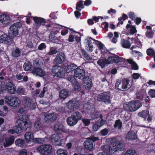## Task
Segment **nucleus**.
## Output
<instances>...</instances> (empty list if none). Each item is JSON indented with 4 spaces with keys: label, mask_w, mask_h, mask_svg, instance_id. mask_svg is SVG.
Wrapping results in <instances>:
<instances>
[{
    "label": "nucleus",
    "mask_w": 155,
    "mask_h": 155,
    "mask_svg": "<svg viewBox=\"0 0 155 155\" xmlns=\"http://www.w3.org/2000/svg\"><path fill=\"white\" fill-rule=\"evenodd\" d=\"M124 155H137V154L135 150H129L125 153Z\"/></svg>",
    "instance_id": "54"
},
{
    "label": "nucleus",
    "mask_w": 155,
    "mask_h": 155,
    "mask_svg": "<svg viewBox=\"0 0 155 155\" xmlns=\"http://www.w3.org/2000/svg\"><path fill=\"white\" fill-rule=\"evenodd\" d=\"M122 87V81H117L115 83V87L116 89L119 91H123V88Z\"/></svg>",
    "instance_id": "38"
},
{
    "label": "nucleus",
    "mask_w": 155,
    "mask_h": 155,
    "mask_svg": "<svg viewBox=\"0 0 155 155\" xmlns=\"http://www.w3.org/2000/svg\"><path fill=\"white\" fill-rule=\"evenodd\" d=\"M120 43L122 46L125 48H128L130 46V42L127 40L122 39Z\"/></svg>",
    "instance_id": "32"
},
{
    "label": "nucleus",
    "mask_w": 155,
    "mask_h": 155,
    "mask_svg": "<svg viewBox=\"0 0 155 155\" xmlns=\"http://www.w3.org/2000/svg\"><path fill=\"white\" fill-rule=\"evenodd\" d=\"M33 18L35 22L37 24L42 25L45 23L44 19L43 18L37 17H33Z\"/></svg>",
    "instance_id": "33"
},
{
    "label": "nucleus",
    "mask_w": 155,
    "mask_h": 155,
    "mask_svg": "<svg viewBox=\"0 0 155 155\" xmlns=\"http://www.w3.org/2000/svg\"><path fill=\"white\" fill-rule=\"evenodd\" d=\"M67 78L68 80L73 84H74L76 82L75 78L73 76L69 75Z\"/></svg>",
    "instance_id": "53"
},
{
    "label": "nucleus",
    "mask_w": 155,
    "mask_h": 155,
    "mask_svg": "<svg viewBox=\"0 0 155 155\" xmlns=\"http://www.w3.org/2000/svg\"><path fill=\"white\" fill-rule=\"evenodd\" d=\"M78 122L71 116L69 117L67 119L68 124L70 126H73L75 125L78 123Z\"/></svg>",
    "instance_id": "25"
},
{
    "label": "nucleus",
    "mask_w": 155,
    "mask_h": 155,
    "mask_svg": "<svg viewBox=\"0 0 155 155\" xmlns=\"http://www.w3.org/2000/svg\"><path fill=\"white\" fill-rule=\"evenodd\" d=\"M85 148L89 151L91 150L93 148V143L90 140H88L85 141L84 143Z\"/></svg>",
    "instance_id": "26"
},
{
    "label": "nucleus",
    "mask_w": 155,
    "mask_h": 155,
    "mask_svg": "<svg viewBox=\"0 0 155 155\" xmlns=\"http://www.w3.org/2000/svg\"><path fill=\"white\" fill-rule=\"evenodd\" d=\"M34 68L32 71V73L35 75L42 77L45 76V72L39 68L40 64L35 61L34 64Z\"/></svg>",
    "instance_id": "12"
},
{
    "label": "nucleus",
    "mask_w": 155,
    "mask_h": 155,
    "mask_svg": "<svg viewBox=\"0 0 155 155\" xmlns=\"http://www.w3.org/2000/svg\"><path fill=\"white\" fill-rule=\"evenodd\" d=\"M17 91L18 94L21 95H25L26 94V91L24 88L21 86L19 87L17 89Z\"/></svg>",
    "instance_id": "48"
},
{
    "label": "nucleus",
    "mask_w": 155,
    "mask_h": 155,
    "mask_svg": "<svg viewBox=\"0 0 155 155\" xmlns=\"http://www.w3.org/2000/svg\"><path fill=\"white\" fill-rule=\"evenodd\" d=\"M51 27L53 28V29L49 35V39L53 42H57L61 38V36L58 35L60 34V30L62 29L63 27L61 25L55 24L52 25Z\"/></svg>",
    "instance_id": "4"
},
{
    "label": "nucleus",
    "mask_w": 155,
    "mask_h": 155,
    "mask_svg": "<svg viewBox=\"0 0 155 155\" xmlns=\"http://www.w3.org/2000/svg\"><path fill=\"white\" fill-rule=\"evenodd\" d=\"M22 103L23 107L18 110V113H22L28 110H34L36 107L37 104L32 98L25 97L22 99Z\"/></svg>",
    "instance_id": "3"
},
{
    "label": "nucleus",
    "mask_w": 155,
    "mask_h": 155,
    "mask_svg": "<svg viewBox=\"0 0 155 155\" xmlns=\"http://www.w3.org/2000/svg\"><path fill=\"white\" fill-rule=\"evenodd\" d=\"M124 144L122 141H118L116 139L114 138L112 140L110 146L106 145L102 146L101 148L104 151L99 153L97 155H111L107 152L109 151L113 154L116 153L124 150Z\"/></svg>",
    "instance_id": "1"
},
{
    "label": "nucleus",
    "mask_w": 155,
    "mask_h": 155,
    "mask_svg": "<svg viewBox=\"0 0 155 155\" xmlns=\"http://www.w3.org/2000/svg\"><path fill=\"white\" fill-rule=\"evenodd\" d=\"M37 150L41 155H51L53 152L52 146L50 144H45L39 146Z\"/></svg>",
    "instance_id": "7"
},
{
    "label": "nucleus",
    "mask_w": 155,
    "mask_h": 155,
    "mask_svg": "<svg viewBox=\"0 0 155 155\" xmlns=\"http://www.w3.org/2000/svg\"><path fill=\"white\" fill-rule=\"evenodd\" d=\"M149 93L151 97H155V90H150L149 91Z\"/></svg>",
    "instance_id": "64"
},
{
    "label": "nucleus",
    "mask_w": 155,
    "mask_h": 155,
    "mask_svg": "<svg viewBox=\"0 0 155 155\" xmlns=\"http://www.w3.org/2000/svg\"><path fill=\"white\" fill-rule=\"evenodd\" d=\"M97 64L102 68L104 67L105 66L108 65L105 58L101 59L99 60L97 62Z\"/></svg>",
    "instance_id": "34"
},
{
    "label": "nucleus",
    "mask_w": 155,
    "mask_h": 155,
    "mask_svg": "<svg viewBox=\"0 0 155 155\" xmlns=\"http://www.w3.org/2000/svg\"><path fill=\"white\" fill-rule=\"evenodd\" d=\"M15 144L18 147H23L25 146L24 140L21 139H17L15 142Z\"/></svg>",
    "instance_id": "37"
},
{
    "label": "nucleus",
    "mask_w": 155,
    "mask_h": 155,
    "mask_svg": "<svg viewBox=\"0 0 155 155\" xmlns=\"http://www.w3.org/2000/svg\"><path fill=\"white\" fill-rule=\"evenodd\" d=\"M74 34V33L69 35L68 38V41L69 42H72L74 41L75 38Z\"/></svg>",
    "instance_id": "63"
},
{
    "label": "nucleus",
    "mask_w": 155,
    "mask_h": 155,
    "mask_svg": "<svg viewBox=\"0 0 155 155\" xmlns=\"http://www.w3.org/2000/svg\"><path fill=\"white\" fill-rule=\"evenodd\" d=\"M146 96V93H144L143 94L137 93L136 94V98L137 99L141 101L144 97Z\"/></svg>",
    "instance_id": "55"
},
{
    "label": "nucleus",
    "mask_w": 155,
    "mask_h": 155,
    "mask_svg": "<svg viewBox=\"0 0 155 155\" xmlns=\"http://www.w3.org/2000/svg\"><path fill=\"white\" fill-rule=\"evenodd\" d=\"M12 41V39L5 33H3L0 36V43L7 44Z\"/></svg>",
    "instance_id": "16"
},
{
    "label": "nucleus",
    "mask_w": 155,
    "mask_h": 155,
    "mask_svg": "<svg viewBox=\"0 0 155 155\" xmlns=\"http://www.w3.org/2000/svg\"><path fill=\"white\" fill-rule=\"evenodd\" d=\"M57 52V50L55 48H53L50 49V51L48 53L49 55H52L56 54Z\"/></svg>",
    "instance_id": "60"
},
{
    "label": "nucleus",
    "mask_w": 155,
    "mask_h": 155,
    "mask_svg": "<svg viewBox=\"0 0 155 155\" xmlns=\"http://www.w3.org/2000/svg\"><path fill=\"white\" fill-rule=\"evenodd\" d=\"M83 81V85L85 88L88 90L90 89L92 85L91 80L88 77L85 78Z\"/></svg>",
    "instance_id": "20"
},
{
    "label": "nucleus",
    "mask_w": 155,
    "mask_h": 155,
    "mask_svg": "<svg viewBox=\"0 0 155 155\" xmlns=\"http://www.w3.org/2000/svg\"><path fill=\"white\" fill-rule=\"evenodd\" d=\"M57 118V115L54 113H45L44 114V118L43 120L45 122L50 124L55 120Z\"/></svg>",
    "instance_id": "14"
},
{
    "label": "nucleus",
    "mask_w": 155,
    "mask_h": 155,
    "mask_svg": "<svg viewBox=\"0 0 155 155\" xmlns=\"http://www.w3.org/2000/svg\"><path fill=\"white\" fill-rule=\"evenodd\" d=\"M3 90L11 94H15L16 92L15 86L12 83L8 82L5 85L4 82L0 81V94L3 93Z\"/></svg>",
    "instance_id": "5"
},
{
    "label": "nucleus",
    "mask_w": 155,
    "mask_h": 155,
    "mask_svg": "<svg viewBox=\"0 0 155 155\" xmlns=\"http://www.w3.org/2000/svg\"><path fill=\"white\" fill-rule=\"evenodd\" d=\"M79 105V101L75 99H72L66 103V107L71 111L78 108Z\"/></svg>",
    "instance_id": "13"
},
{
    "label": "nucleus",
    "mask_w": 155,
    "mask_h": 155,
    "mask_svg": "<svg viewBox=\"0 0 155 155\" xmlns=\"http://www.w3.org/2000/svg\"><path fill=\"white\" fill-rule=\"evenodd\" d=\"M14 139L13 136H11L8 138H5L3 144L5 147H6L12 145L14 142Z\"/></svg>",
    "instance_id": "24"
},
{
    "label": "nucleus",
    "mask_w": 155,
    "mask_h": 155,
    "mask_svg": "<svg viewBox=\"0 0 155 155\" xmlns=\"http://www.w3.org/2000/svg\"><path fill=\"white\" fill-rule=\"evenodd\" d=\"M146 36L148 38H151L153 36V32L152 30L147 31L146 32Z\"/></svg>",
    "instance_id": "52"
},
{
    "label": "nucleus",
    "mask_w": 155,
    "mask_h": 155,
    "mask_svg": "<svg viewBox=\"0 0 155 155\" xmlns=\"http://www.w3.org/2000/svg\"><path fill=\"white\" fill-rule=\"evenodd\" d=\"M58 155H68V152L66 150L63 149H59L57 151Z\"/></svg>",
    "instance_id": "46"
},
{
    "label": "nucleus",
    "mask_w": 155,
    "mask_h": 155,
    "mask_svg": "<svg viewBox=\"0 0 155 155\" xmlns=\"http://www.w3.org/2000/svg\"><path fill=\"white\" fill-rule=\"evenodd\" d=\"M94 107V105L92 104L87 103L84 104V108L86 111L89 113L92 111Z\"/></svg>",
    "instance_id": "35"
},
{
    "label": "nucleus",
    "mask_w": 155,
    "mask_h": 155,
    "mask_svg": "<svg viewBox=\"0 0 155 155\" xmlns=\"http://www.w3.org/2000/svg\"><path fill=\"white\" fill-rule=\"evenodd\" d=\"M138 115L140 117L143 118L144 120L148 117L147 120L148 121H150L151 120V118L149 114V112L147 110H143L139 113Z\"/></svg>",
    "instance_id": "22"
},
{
    "label": "nucleus",
    "mask_w": 155,
    "mask_h": 155,
    "mask_svg": "<svg viewBox=\"0 0 155 155\" xmlns=\"http://www.w3.org/2000/svg\"><path fill=\"white\" fill-rule=\"evenodd\" d=\"M47 138L46 137L43 138H35L34 139L33 142L39 144L47 142Z\"/></svg>",
    "instance_id": "36"
},
{
    "label": "nucleus",
    "mask_w": 155,
    "mask_h": 155,
    "mask_svg": "<svg viewBox=\"0 0 155 155\" xmlns=\"http://www.w3.org/2000/svg\"><path fill=\"white\" fill-rule=\"evenodd\" d=\"M64 54L62 53H60L58 54L55 59V63L56 64H59L61 63L64 60Z\"/></svg>",
    "instance_id": "21"
},
{
    "label": "nucleus",
    "mask_w": 155,
    "mask_h": 155,
    "mask_svg": "<svg viewBox=\"0 0 155 155\" xmlns=\"http://www.w3.org/2000/svg\"><path fill=\"white\" fill-rule=\"evenodd\" d=\"M82 1H80L78 2L76 4V9L79 11H81L82 9L84 8Z\"/></svg>",
    "instance_id": "42"
},
{
    "label": "nucleus",
    "mask_w": 155,
    "mask_h": 155,
    "mask_svg": "<svg viewBox=\"0 0 155 155\" xmlns=\"http://www.w3.org/2000/svg\"><path fill=\"white\" fill-rule=\"evenodd\" d=\"M65 75V71L63 68H61V69H60V70H59L58 72L56 74L54 75V76H56L58 77L62 78Z\"/></svg>",
    "instance_id": "40"
},
{
    "label": "nucleus",
    "mask_w": 155,
    "mask_h": 155,
    "mask_svg": "<svg viewBox=\"0 0 155 155\" xmlns=\"http://www.w3.org/2000/svg\"><path fill=\"white\" fill-rule=\"evenodd\" d=\"M76 66L74 64H72L67 66L66 68V71L67 72L69 73L71 71L75 70Z\"/></svg>",
    "instance_id": "45"
},
{
    "label": "nucleus",
    "mask_w": 155,
    "mask_h": 155,
    "mask_svg": "<svg viewBox=\"0 0 155 155\" xmlns=\"http://www.w3.org/2000/svg\"><path fill=\"white\" fill-rule=\"evenodd\" d=\"M127 62L131 65L132 68L134 70H137L138 69L137 64L132 59H129L127 60Z\"/></svg>",
    "instance_id": "39"
},
{
    "label": "nucleus",
    "mask_w": 155,
    "mask_h": 155,
    "mask_svg": "<svg viewBox=\"0 0 155 155\" xmlns=\"http://www.w3.org/2000/svg\"><path fill=\"white\" fill-rule=\"evenodd\" d=\"M131 53L135 57L138 56H140L142 55V54L140 52L135 50H133L131 51Z\"/></svg>",
    "instance_id": "59"
},
{
    "label": "nucleus",
    "mask_w": 155,
    "mask_h": 155,
    "mask_svg": "<svg viewBox=\"0 0 155 155\" xmlns=\"http://www.w3.org/2000/svg\"><path fill=\"white\" fill-rule=\"evenodd\" d=\"M87 40L88 41V47H87V50L89 52H92L93 50V46L92 45H90V43L89 42V41L91 40V38H89L87 39Z\"/></svg>",
    "instance_id": "51"
},
{
    "label": "nucleus",
    "mask_w": 155,
    "mask_h": 155,
    "mask_svg": "<svg viewBox=\"0 0 155 155\" xmlns=\"http://www.w3.org/2000/svg\"><path fill=\"white\" fill-rule=\"evenodd\" d=\"M31 125L28 117L26 115L22 114L19 116L16 121L15 129L17 133H21L23 130H26Z\"/></svg>",
    "instance_id": "2"
},
{
    "label": "nucleus",
    "mask_w": 155,
    "mask_h": 155,
    "mask_svg": "<svg viewBox=\"0 0 155 155\" xmlns=\"http://www.w3.org/2000/svg\"><path fill=\"white\" fill-rule=\"evenodd\" d=\"M74 90L75 91H78L80 90L81 87L79 84L76 81L74 84Z\"/></svg>",
    "instance_id": "62"
},
{
    "label": "nucleus",
    "mask_w": 155,
    "mask_h": 155,
    "mask_svg": "<svg viewBox=\"0 0 155 155\" xmlns=\"http://www.w3.org/2000/svg\"><path fill=\"white\" fill-rule=\"evenodd\" d=\"M147 54L148 55L153 56L154 54V51L151 49H148L147 51Z\"/></svg>",
    "instance_id": "61"
},
{
    "label": "nucleus",
    "mask_w": 155,
    "mask_h": 155,
    "mask_svg": "<svg viewBox=\"0 0 155 155\" xmlns=\"http://www.w3.org/2000/svg\"><path fill=\"white\" fill-rule=\"evenodd\" d=\"M21 24L20 22L14 23L10 27L8 31V34L12 37L17 35L18 33V29L21 27Z\"/></svg>",
    "instance_id": "11"
},
{
    "label": "nucleus",
    "mask_w": 155,
    "mask_h": 155,
    "mask_svg": "<svg viewBox=\"0 0 155 155\" xmlns=\"http://www.w3.org/2000/svg\"><path fill=\"white\" fill-rule=\"evenodd\" d=\"M24 137L26 142L28 143L33 142L34 136L33 134L31 132L26 133L24 135Z\"/></svg>",
    "instance_id": "19"
},
{
    "label": "nucleus",
    "mask_w": 155,
    "mask_h": 155,
    "mask_svg": "<svg viewBox=\"0 0 155 155\" xmlns=\"http://www.w3.org/2000/svg\"><path fill=\"white\" fill-rule=\"evenodd\" d=\"M51 142L56 145L61 146L62 144L65 142L66 140V136H63L62 135L54 134L50 137Z\"/></svg>",
    "instance_id": "8"
},
{
    "label": "nucleus",
    "mask_w": 155,
    "mask_h": 155,
    "mask_svg": "<svg viewBox=\"0 0 155 155\" xmlns=\"http://www.w3.org/2000/svg\"><path fill=\"white\" fill-rule=\"evenodd\" d=\"M107 61L108 64L113 63H117L120 61V58L116 55H112L109 56Z\"/></svg>",
    "instance_id": "17"
},
{
    "label": "nucleus",
    "mask_w": 155,
    "mask_h": 155,
    "mask_svg": "<svg viewBox=\"0 0 155 155\" xmlns=\"http://www.w3.org/2000/svg\"><path fill=\"white\" fill-rule=\"evenodd\" d=\"M61 69V67L57 65L54 66L52 69V72L53 73H55V74L58 72L59 70Z\"/></svg>",
    "instance_id": "50"
},
{
    "label": "nucleus",
    "mask_w": 155,
    "mask_h": 155,
    "mask_svg": "<svg viewBox=\"0 0 155 155\" xmlns=\"http://www.w3.org/2000/svg\"><path fill=\"white\" fill-rule=\"evenodd\" d=\"M63 126L61 124H56L54 126V130L58 133L60 134L63 132Z\"/></svg>",
    "instance_id": "27"
},
{
    "label": "nucleus",
    "mask_w": 155,
    "mask_h": 155,
    "mask_svg": "<svg viewBox=\"0 0 155 155\" xmlns=\"http://www.w3.org/2000/svg\"><path fill=\"white\" fill-rule=\"evenodd\" d=\"M69 93V92L65 89L61 90L59 93V97L61 99H64L68 97Z\"/></svg>",
    "instance_id": "28"
},
{
    "label": "nucleus",
    "mask_w": 155,
    "mask_h": 155,
    "mask_svg": "<svg viewBox=\"0 0 155 155\" xmlns=\"http://www.w3.org/2000/svg\"><path fill=\"white\" fill-rule=\"evenodd\" d=\"M32 65L29 61L25 62L23 65V68L25 71L30 70L31 68Z\"/></svg>",
    "instance_id": "41"
},
{
    "label": "nucleus",
    "mask_w": 155,
    "mask_h": 155,
    "mask_svg": "<svg viewBox=\"0 0 155 155\" xmlns=\"http://www.w3.org/2000/svg\"><path fill=\"white\" fill-rule=\"evenodd\" d=\"M97 98L98 101L103 102L106 104H109L111 103V97L109 92H105L98 94Z\"/></svg>",
    "instance_id": "10"
},
{
    "label": "nucleus",
    "mask_w": 155,
    "mask_h": 155,
    "mask_svg": "<svg viewBox=\"0 0 155 155\" xmlns=\"http://www.w3.org/2000/svg\"><path fill=\"white\" fill-rule=\"evenodd\" d=\"M122 126V122L120 120H118L116 121L114 127L115 128L118 129H121Z\"/></svg>",
    "instance_id": "47"
},
{
    "label": "nucleus",
    "mask_w": 155,
    "mask_h": 155,
    "mask_svg": "<svg viewBox=\"0 0 155 155\" xmlns=\"http://www.w3.org/2000/svg\"><path fill=\"white\" fill-rule=\"evenodd\" d=\"M99 113L96 111H94L91 115V117L92 119H94L98 117Z\"/></svg>",
    "instance_id": "57"
},
{
    "label": "nucleus",
    "mask_w": 155,
    "mask_h": 155,
    "mask_svg": "<svg viewBox=\"0 0 155 155\" xmlns=\"http://www.w3.org/2000/svg\"><path fill=\"white\" fill-rule=\"evenodd\" d=\"M95 42L100 50H101L103 49L104 46L101 43L97 40H95Z\"/></svg>",
    "instance_id": "56"
},
{
    "label": "nucleus",
    "mask_w": 155,
    "mask_h": 155,
    "mask_svg": "<svg viewBox=\"0 0 155 155\" xmlns=\"http://www.w3.org/2000/svg\"><path fill=\"white\" fill-rule=\"evenodd\" d=\"M130 28V31L131 34H134L137 32V30L134 26H130V25L127 24L126 26V28Z\"/></svg>",
    "instance_id": "44"
},
{
    "label": "nucleus",
    "mask_w": 155,
    "mask_h": 155,
    "mask_svg": "<svg viewBox=\"0 0 155 155\" xmlns=\"http://www.w3.org/2000/svg\"><path fill=\"white\" fill-rule=\"evenodd\" d=\"M123 85V91H126L129 89L131 87L132 83L128 79H124L122 81Z\"/></svg>",
    "instance_id": "23"
},
{
    "label": "nucleus",
    "mask_w": 155,
    "mask_h": 155,
    "mask_svg": "<svg viewBox=\"0 0 155 155\" xmlns=\"http://www.w3.org/2000/svg\"><path fill=\"white\" fill-rule=\"evenodd\" d=\"M10 21V17L5 15L2 14L0 15V22L3 25H7Z\"/></svg>",
    "instance_id": "18"
},
{
    "label": "nucleus",
    "mask_w": 155,
    "mask_h": 155,
    "mask_svg": "<svg viewBox=\"0 0 155 155\" xmlns=\"http://www.w3.org/2000/svg\"><path fill=\"white\" fill-rule=\"evenodd\" d=\"M74 77L78 79H82L84 78L85 71L83 69L77 68L74 71Z\"/></svg>",
    "instance_id": "15"
},
{
    "label": "nucleus",
    "mask_w": 155,
    "mask_h": 155,
    "mask_svg": "<svg viewBox=\"0 0 155 155\" xmlns=\"http://www.w3.org/2000/svg\"><path fill=\"white\" fill-rule=\"evenodd\" d=\"M3 110L1 111L0 110V116L4 117L8 113V108L5 106H4L3 107Z\"/></svg>",
    "instance_id": "43"
},
{
    "label": "nucleus",
    "mask_w": 155,
    "mask_h": 155,
    "mask_svg": "<svg viewBox=\"0 0 155 155\" xmlns=\"http://www.w3.org/2000/svg\"><path fill=\"white\" fill-rule=\"evenodd\" d=\"M71 116L75 119L77 121H78L81 120L82 117L81 113L78 111L74 112L72 114Z\"/></svg>",
    "instance_id": "29"
},
{
    "label": "nucleus",
    "mask_w": 155,
    "mask_h": 155,
    "mask_svg": "<svg viewBox=\"0 0 155 155\" xmlns=\"http://www.w3.org/2000/svg\"><path fill=\"white\" fill-rule=\"evenodd\" d=\"M137 138L135 133L132 131H130L126 136V138L128 140H134Z\"/></svg>",
    "instance_id": "31"
},
{
    "label": "nucleus",
    "mask_w": 155,
    "mask_h": 155,
    "mask_svg": "<svg viewBox=\"0 0 155 155\" xmlns=\"http://www.w3.org/2000/svg\"><path fill=\"white\" fill-rule=\"evenodd\" d=\"M20 54V50L18 48H16L15 51L12 52V55L14 57H18Z\"/></svg>",
    "instance_id": "49"
},
{
    "label": "nucleus",
    "mask_w": 155,
    "mask_h": 155,
    "mask_svg": "<svg viewBox=\"0 0 155 155\" xmlns=\"http://www.w3.org/2000/svg\"><path fill=\"white\" fill-rule=\"evenodd\" d=\"M99 122H97L94 124L92 127L93 131H96L100 127L99 126Z\"/></svg>",
    "instance_id": "58"
},
{
    "label": "nucleus",
    "mask_w": 155,
    "mask_h": 155,
    "mask_svg": "<svg viewBox=\"0 0 155 155\" xmlns=\"http://www.w3.org/2000/svg\"><path fill=\"white\" fill-rule=\"evenodd\" d=\"M34 125V128L36 129L37 131L43 129V126L40 121L38 120L35 121Z\"/></svg>",
    "instance_id": "30"
},
{
    "label": "nucleus",
    "mask_w": 155,
    "mask_h": 155,
    "mask_svg": "<svg viewBox=\"0 0 155 155\" xmlns=\"http://www.w3.org/2000/svg\"><path fill=\"white\" fill-rule=\"evenodd\" d=\"M5 100L6 103L12 107H18L21 103L19 98L15 96H6Z\"/></svg>",
    "instance_id": "9"
},
{
    "label": "nucleus",
    "mask_w": 155,
    "mask_h": 155,
    "mask_svg": "<svg viewBox=\"0 0 155 155\" xmlns=\"http://www.w3.org/2000/svg\"><path fill=\"white\" fill-rule=\"evenodd\" d=\"M141 106V104L139 101L135 100L125 104L123 105L124 109L131 112H134Z\"/></svg>",
    "instance_id": "6"
}]
</instances>
